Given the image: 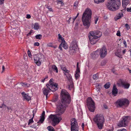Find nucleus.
Instances as JSON below:
<instances>
[{"label":"nucleus","mask_w":131,"mask_h":131,"mask_svg":"<svg viewBox=\"0 0 131 131\" xmlns=\"http://www.w3.org/2000/svg\"><path fill=\"white\" fill-rule=\"evenodd\" d=\"M61 96V102L58 103L57 106L58 114L55 115L51 114L48 118L52 121V125L53 126H55L60 122L61 118L58 116L64 113L66 109V104H69L71 102L70 96L66 90L62 89Z\"/></svg>","instance_id":"obj_1"},{"label":"nucleus","mask_w":131,"mask_h":131,"mask_svg":"<svg viewBox=\"0 0 131 131\" xmlns=\"http://www.w3.org/2000/svg\"><path fill=\"white\" fill-rule=\"evenodd\" d=\"M92 14L91 9L88 8L85 10L82 16V20L83 25L86 26V28H89L90 25V19Z\"/></svg>","instance_id":"obj_2"},{"label":"nucleus","mask_w":131,"mask_h":131,"mask_svg":"<svg viewBox=\"0 0 131 131\" xmlns=\"http://www.w3.org/2000/svg\"><path fill=\"white\" fill-rule=\"evenodd\" d=\"M120 4V0H109L106 5L108 9L113 11L118 9Z\"/></svg>","instance_id":"obj_3"},{"label":"nucleus","mask_w":131,"mask_h":131,"mask_svg":"<svg viewBox=\"0 0 131 131\" xmlns=\"http://www.w3.org/2000/svg\"><path fill=\"white\" fill-rule=\"evenodd\" d=\"M93 120L97 124L98 128L99 129H102L104 121L103 116L101 114H97L94 117Z\"/></svg>","instance_id":"obj_4"},{"label":"nucleus","mask_w":131,"mask_h":131,"mask_svg":"<svg viewBox=\"0 0 131 131\" xmlns=\"http://www.w3.org/2000/svg\"><path fill=\"white\" fill-rule=\"evenodd\" d=\"M129 101L126 99L122 98L118 99L115 103V105L117 107H122L127 106L129 104Z\"/></svg>","instance_id":"obj_5"},{"label":"nucleus","mask_w":131,"mask_h":131,"mask_svg":"<svg viewBox=\"0 0 131 131\" xmlns=\"http://www.w3.org/2000/svg\"><path fill=\"white\" fill-rule=\"evenodd\" d=\"M130 118L129 116H124L121 121L118 123L117 125L119 127H125L127 126L128 123L129 121Z\"/></svg>","instance_id":"obj_6"},{"label":"nucleus","mask_w":131,"mask_h":131,"mask_svg":"<svg viewBox=\"0 0 131 131\" xmlns=\"http://www.w3.org/2000/svg\"><path fill=\"white\" fill-rule=\"evenodd\" d=\"M87 105L90 111L93 112L95 108V103L91 97H89L87 100Z\"/></svg>","instance_id":"obj_7"},{"label":"nucleus","mask_w":131,"mask_h":131,"mask_svg":"<svg viewBox=\"0 0 131 131\" xmlns=\"http://www.w3.org/2000/svg\"><path fill=\"white\" fill-rule=\"evenodd\" d=\"M71 131H78L79 126L75 118H73L71 120Z\"/></svg>","instance_id":"obj_8"},{"label":"nucleus","mask_w":131,"mask_h":131,"mask_svg":"<svg viewBox=\"0 0 131 131\" xmlns=\"http://www.w3.org/2000/svg\"><path fill=\"white\" fill-rule=\"evenodd\" d=\"M44 57L43 55L41 54H36L34 57V59L35 62L38 66H40L41 65V58Z\"/></svg>","instance_id":"obj_9"},{"label":"nucleus","mask_w":131,"mask_h":131,"mask_svg":"<svg viewBox=\"0 0 131 131\" xmlns=\"http://www.w3.org/2000/svg\"><path fill=\"white\" fill-rule=\"evenodd\" d=\"M77 46L75 41H73L71 43L69 47V52L70 54H73L77 49Z\"/></svg>","instance_id":"obj_10"},{"label":"nucleus","mask_w":131,"mask_h":131,"mask_svg":"<svg viewBox=\"0 0 131 131\" xmlns=\"http://www.w3.org/2000/svg\"><path fill=\"white\" fill-rule=\"evenodd\" d=\"M94 33L93 32H90V35H89V41L92 44H94L97 41V39L98 38L96 37V36L94 35Z\"/></svg>","instance_id":"obj_11"},{"label":"nucleus","mask_w":131,"mask_h":131,"mask_svg":"<svg viewBox=\"0 0 131 131\" xmlns=\"http://www.w3.org/2000/svg\"><path fill=\"white\" fill-rule=\"evenodd\" d=\"M100 57L102 58H104L107 54V50L105 46H103L101 48L99 52Z\"/></svg>","instance_id":"obj_12"},{"label":"nucleus","mask_w":131,"mask_h":131,"mask_svg":"<svg viewBox=\"0 0 131 131\" xmlns=\"http://www.w3.org/2000/svg\"><path fill=\"white\" fill-rule=\"evenodd\" d=\"M118 84L125 89H128L130 86V84L127 82L123 80H121Z\"/></svg>","instance_id":"obj_13"},{"label":"nucleus","mask_w":131,"mask_h":131,"mask_svg":"<svg viewBox=\"0 0 131 131\" xmlns=\"http://www.w3.org/2000/svg\"><path fill=\"white\" fill-rule=\"evenodd\" d=\"M91 54L92 59H95L98 57L99 54V51L97 50L93 52Z\"/></svg>","instance_id":"obj_14"},{"label":"nucleus","mask_w":131,"mask_h":131,"mask_svg":"<svg viewBox=\"0 0 131 131\" xmlns=\"http://www.w3.org/2000/svg\"><path fill=\"white\" fill-rule=\"evenodd\" d=\"M45 112L43 111L41 115L40 116V119L37 122V123H42L43 122L45 119Z\"/></svg>","instance_id":"obj_15"},{"label":"nucleus","mask_w":131,"mask_h":131,"mask_svg":"<svg viewBox=\"0 0 131 131\" xmlns=\"http://www.w3.org/2000/svg\"><path fill=\"white\" fill-rule=\"evenodd\" d=\"M118 93V90L116 88V86L114 84L112 90V94L114 96H116Z\"/></svg>","instance_id":"obj_16"},{"label":"nucleus","mask_w":131,"mask_h":131,"mask_svg":"<svg viewBox=\"0 0 131 131\" xmlns=\"http://www.w3.org/2000/svg\"><path fill=\"white\" fill-rule=\"evenodd\" d=\"M90 32H93L94 33V35L96 36V37L97 38L100 37L102 35V32L99 31H92Z\"/></svg>","instance_id":"obj_17"},{"label":"nucleus","mask_w":131,"mask_h":131,"mask_svg":"<svg viewBox=\"0 0 131 131\" xmlns=\"http://www.w3.org/2000/svg\"><path fill=\"white\" fill-rule=\"evenodd\" d=\"M131 0H123L122 5L123 7L125 8L127 5L129 4Z\"/></svg>","instance_id":"obj_18"},{"label":"nucleus","mask_w":131,"mask_h":131,"mask_svg":"<svg viewBox=\"0 0 131 131\" xmlns=\"http://www.w3.org/2000/svg\"><path fill=\"white\" fill-rule=\"evenodd\" d=\"M123 16V14L122 13H120L118 14L114 18L115 20H116L120 19Z\"/></svg>","instance_id":"obj_19"},{"label":"nucleus","mask_w":131,"mask_h":131,"mask_svg":"<svg viewBox=\"0 0 131 131\" xmlns=\"http://www.w3.org/2000/svg\"><path fill=\"white\" fill-rule=\"evenodd\" d=\"M58 86V84H55L52 85V88L51 89V91L52 92L55 91L58 89L57 86Z\"/></svg>","instance_id":"obj_20"},{"label":"nucleus","mask_w":131,"mask_h":131,"mask_svg":"<svg viewBox=\"0 0 131 131\" xmlns=\"http://www.w3.org/2000/svg\"><path fill=\"white\" fill-rule=\"evenodd\" d=\"M42 90L44 94L46 95V97L47 98L48 93L50 92V90L45 88H43Z\"/></svg>","instance_id":"obj_21"},{"label":"nucleus","mask_w":131,"mask_h":131,"mask_svg":"<svg viewBox=\"0 0 131 131\" xmlns=\"http://www.w3.org/2000/svg\"><path fill=\"white\" fill-rule=\"evenodd\" d=\"M80 72V70H78V71H77V70H76L75 73V76L76 79H77L80 77L79 74Z\"/></svg>","instance_id":"obj_22"},{"label":"nucleus","mask_w":131,"mask_h":131,"mask_svg":"<svg viewBox=\"0 0 131 131\" xmlns=\"http://www.w3.org/2000/svg\"><path fill=\"white\" fill-rule=\"evenodd\" d=\"M68 88L70 90L73 88L74 86L73 83V82L72 83L68 82Z\"/></svg>","instance_id":"obj_23"},{"label":"nucleus","mask_w":131,"mask_h":131,"mask_svg":"<svg viewBox=\"0 0 131 131\" xmlns=\"http://www.w3.org/2000/svg\"><path fill=\"white\" fill-rule=\"evenodd\" d=\"M67 77L69 81L68 82H71V83L73 82L72 76L70 74H68L67 75Z\"/></svg>","instance_id":"obj_24"},{"label":"nucleus","mask_w":131,"mask_h":131,"mask_svg":"<svg viewBox=\"0 0 131 131\" xmlns=\"http://www.w3.org/2000/svg\"><path fill=\"white\" fill-rule=\"evenodd\" d=\"M52 68L53 71L56 73H58V70L57 68L55 65H54L52 66Z\"/></svg>","instance_id":"obj_25"},{"label":"nucleus","mask_w":131,"mask_h":131,"mask_svg":"<svg viewBox=\"0 0 131 131\" xmlns=\"http://www.w3.org/2000/svg\"><path fill=\"white\" fill-rule=\"evenodd\" d=\"M24 100H25L27 101H29L31 100V97L27 95L24 96Z\"/></svg>","instance_id":"obj_26"},{"label":"nucleus","mask_w":131,"mask_h":131,"mask_svg":"<svg viewBox=\"0 0 131 131\" xmlns=\"http://www.w3.org/2000/svg\"><path fill=\"white\" fill-rule=\"evenodd\" d=\"M49 131H55L54 129L51 126H49L47 128Z\"/></svg>","instance_id":"obj_27"},{"label":"nucleus","mask_w":131,"mask_h":131,"mask_svg":"<svg viewBox=\"0 0 131 131\" xmlns=\"http://www.w3.org/2000/svg\"><path fill=\"white\" fill-rule=\"evenodd\" d=\"M39 25L38 23H35L34 27V29L37 30L39 28Z\"/></svg>","instance_id":"obj_28"},{"label":"nucleus","mask_w":131,"mask_h":131,"mask_svg":"<svg viewBox=\"0 0 131 131\" xmlns=\"http://www.w3.org/2000/svg\"><path fill=\"white\" fill-rule=\"evenodd\" d=\"M34 116V114L33 113V117L30 119H29V122L28 123V125H29L30 123H32L34 122L33 121V118Z\"/></svg>","instance_id":"obj_29"},{"label":"nucleus","mask_w":131,"mask_h":131,"mask_svg":"<svg viewBox=\"0 0 131 131\" xmlns=\"http://www.w3.org/2000/svg\"><path fill=\"white\" fill-rule=\"evenodd\" d=\"M21 84L22 86H23L29 87L30 86L29 84L27 83H21Z\"/></svg>","instance_id":"obj_30"},{"label":"nucleus","mask_w":131,"mask_h":131,"mask_svg":"<svg viewBox=\"0 0 131 131\" xmlns=\"http://www.w3.org/2000/svg\"><path fill=\"white\" fill-rule=\"evenodd\" d=\"M110 82H108L104 85V87L106 89H108L110 87Z\"/></svg>","instance_id":"obj_31"},{"label":"nucleus","mask_w":131,"mask_h":131,"mask_svg":"<svg viewBox=\"0 0 131 131\" xmlns=\"http://www.w3.org/2000/svg\"><path fill=\"white\" fill-rule=\"evenodd\" d=\"M62 47L65 49H68V47L67 44L65 42H64L63 43H62Z\"/></svg>","instance_id":"obj_32"},{"label":"nucleus","mask_w":131,"mask_h":131,"mask_svg":"<svg viewBox=\"0 0 131 131\" xmlns=\"http://www.w3.org/2000/svg\"><path fill=\"white\" fill-rule=\"evenodd\" d=\"M52 85L50 84H47L46 85V86L47 88L49 89V90L50 91H51V89L52 86Z\"/></svg>","instance_id":"obj_33"},{"label":"nucleus","mask_w":131,"mask_h":131,"mask_svg":"<svg viewBox=\"0 0 131 131\" xmlns=\"http://www.w3.org/2000/svg\"><path fill=\"white\" fill-rule=\"evenodd\" d=\"M42 37V35L40 34L37 35L35 36V37L36 39H41Z\"/></svg>","instance_id":"obj_34"},{"label":"nucleus","mask_w":131,"mask_h":131,"mask_svg":"<svg viewBox=\"0 0 131 131\" xmlns=\"http://www.w3.org/2000/svg\"><path fill=\"white\" fill-rule=\"evenodd\" d=\"M61 69L65 73H69L70 72L69 71L67 70L65 67H61Z\"/></svg>","instance_id":"obj_35"},{"label":"nucleus","mask_w":131,"mask_h":131,"mask_svg":"<svg viewBox=\"0 0 131 131\" xmlns=\"http://www.w3.org/2000/svg\"><path fill=\"white\" fill-rule=\"evenodd\" d=\"M104 0H94V1L96 3L99 4L100 3L103 2H104Z\"/></svg>","instance_id":"obj_36"},{"label":"nucleus","mask_w":131,"mask_h":131,"mask_svg":"<svg viewBox=\"0 0 131 131\" xmlns=\"http://www.w3.org/2000/svg\"><path fill=\"white\" fill-rule=\"evenodd\" d=\"M121 51L120 52H119L118 51H117V52H116L115 53V54L116 55V56L119 57H121V55L120 54L121 52Z\"/></svg>","instance_id":"obj_37"},{"label":"nucleus","mask_w":131,"mask_h":131,"mask_svg":"<svg viewBox=\"0 0 131 131\" xmlns=\"http://www.w3.org/2000/svg\"><path fill=\"white\" fill-rule=\"evenodd\" d=\"M93 79L95 80H96L98 79L97 75V74H94L93 76Z\"/></svg>","instance_id":"obj_38"},{"label":"nucleus","mask_w":131,"mask_h":131,"mask_svg":"<svg viewBox=\"0 0 131 131\" xmlns=\"http://www.w3.org/2000/svg\"><path fill=\"white\" fill-rule=\"evenodd\" d=\"M53 81L54 80L52 78L51 79L49 82L50 84L51 85H53V84H56V83L53 82Z\"/></svg>","instance_id":"obj_39"},{"label":"nucleus","mask_w":131,"mask_h":131,"mask_svg":"<svg viewBox=\"0 0 131 131\" xmlns=\"http://www.w3.org/2000/svg\"><path fill=\"white\" fill-rule=\"evenodd\" d=\"M45 6L46 8L48 9L49 11H50V12H53L52 9L51 7H50V6L46 5Z\"/></svg>","instance_id":"obj_40"},{"label":"nucleus","mask_w":131,"mask_h":131,"mask_svg":"<svg viewBox=\"0 0 131 131\" xmlns=\"http://www.w3.org/2000/svg\"><path fill=\"white\" fill-rule=\"evenodd\" d=\"M7 111H9L10 110V112H11L13 111V108L11 106H7Z\"/></svg>","instance_id":"obj_41"},{"label":"nucleus","mask_w":131,"mask_h":131,"mask_svg":"<svg viewBox=\"0 0 131 131\" xmlns=\"http://www.w3.org/2000/svg\"><path fill=\"white\" fill-rule=\"evenodd\" d=\"M125 26L127 30H128L130 28L129 26L127 23L125 24Z\"/></svg>","instance_id":"obj_42"},{"label":"nucleus","mask_w":131,"mask_h":131,"mask_svg":"<svg viewBox=\"0 0 131 131\" xmlns=\"http://www.w3.org/2000/svg\"><path fill=\"white\" fill-rule=\"evenodd\" d=\"M27 53L28 55L29 56V57H31V52L29 50H28L27 52Z\"/></svg>","instance_id":"obj_43"},{"label":"nucleus","mask_w":131,"mask_h":131,"mask_svg":"<svg viewBox=\"0 0 131 131\" xmlns=\"http://www.w3.org/2000/svg\"><path fill=\"white\" fill-rule=\"evenodd\" d=\"M98 19H99V17H97V16L96 17L95 19V24H96L97 21H98Z\"/></svg>","instance_id":"obj_44"},{"label":"nucleus","mask_w":131,"mask_h":131,"mask_svg":"<svg viewBox=\"0 0 131 131\" xmlns=\"http://www.w3.org/2000/svg\"><path fill=\"white\" fill-rule=\"evenodd\" d=\"M21 95H22V96H23V97H24V96H26V95H27L26 94V93L25 92H22V93H21Z\"/></svg>","instance_id":"obj_45"},{"label":"nucleus","mask_w":131,"mask_h":131,"mask_svg":"<svg viewBox=\"0 0 131 131\" xmlns=\"http://www.w3.org/2000/svg\"><path fill=\"white\" fill-rule=\"evenodd\" d=\"M116 35L118 36H121L120 32L119 30H118L117 31V32L116 34Z\"/></svg>","instance_id":"obj_46"},{"label":"nucleus","mask_w":131,"mask_h":131,"mask_svg":"<svg viewBox=\"0 0 131 131\" xmlns=\"http://www.w3.org/2000/svg\"><path fill=\"white\" fill-rule=\"evenodd\" d=\"M60 39L61 40V43L62 44V43H63L64 42H65V41L63 37H62Z\"/></svg>","instance_id":"obj_47"},{"label":"nucleus","mask_w":131,"mask_h":131,"mask_svg":"<svg viewBox=\"0 0 131 131\" xmlns=\"http://www.w3.org/2000/svg\"><path fill=\"white\" fill-rule=\"evenodd\" d=\"M47 46L48 47H52V43H49L47 44Z\"/></svg>","instance_id":"obj_48"},{"label":"nucleus","mask_w":131,"mask_h":131,"mask_svg":"<svg viewBox=\"0 0 131 131\" xmlns=\"http://www.w3.org/2000/svg\"><path fill=\"white\" fill-rule=\"evenodd\" d=\"M127 10L128 12H131V7H129L127 8Z\"/></svg>","instance_id":"obj_49"},{"label":"nucleus","mask_w":131,"mask_h":131,"mask_svg":"<svg viewBox=\"0 0 131 131\" xmlns=\"http://www.w3.org/2000/svg\"><path fill=\"white\" fill-rule=\"evenodd\" d=\"M72 17H70L69 18V20L68 21V22L69 23L70 22H72Z\"/></svg>","instance_id":"obj_50"},{"label":"nucleus","mask_w":131,"mask_h":131,"mask_svg":"<svg viewBox=\"0 0 131 131\" xmlns=\"http://www.w3.org/2000/svg\"><path fill=\"white\" fill-rule=\"evenodd\" d=\"M34 46H38L39 45V43L38 42H36L34 44Z\"/></svg>","instance_id":"obj_51"},{"label":"nucleus","mask_w":131,"mask_h":131,"mask_svg":"<svg viewBox=\"0 0 131 131\" xmlns=\"http://www.w3.org/2000/svg\"><path fill=\"white\" fill-rule=\"evenodd\" d=\"M79 62H77V69L76 70H77V71H78V70H80L79 69Z\"/></svg>","instance_id":"obj_52"},{"label":"nucleus","mask_w":131,"mask_h":131,"mask_svg":"<svg viewBox=\"0 0 131 131\" xmlns=\"http://www.w3.org/2000/svg\"><path fill=\"white\" fill-rule=\"evenodd\" d=\"M62 43H61V44L60 45H59V49L60 50H62Z\"/></svg>","instance_id":"obj_53"},{"label":"nucleus","mask_w":131,"mask_h":131,"mask_svg":"<svg viewBox=\"0 0 131 131\" xmlns=\"http://www.w3.org/2000/svg\"><path fill=\"white\" fill-rule=\"evenodd\" d=\"M117 131H126V130L125 129L123 128L122 129L118 130Z\"/></svg>","instance_id":"obj_54"},{"label":"nucleus","mask_w":131,"mask_h":131,"mask_svg":"<svg viewBox=\"0 0 131 131\" xmlns=\"http://www.w3.org/2000/svg\"><path fill=\"white\" fill-rule=\"evenodd\" d=\"M30 127L31 128H36V126L35 125H33L30 126Z\"/></svg>","instance_id":"obj_55"},{"label":"nucleus","mask_w":131,"mask_h":131,"mask_svg":"<svg viewBox=\"0 0 131 131\" xmlns=\"http://www.w3.org/2000/svg\"><path fill=\"white\" fill-rule=\"evenodd\" d=\"M76 18H75V17L74 18H73L72 19V23H74V21Z\"/></svg>","instance_id":"obj_56"},{"label":"nucleus","mask_w":131,"mask_h":131,"mask_svg":"<svg viewBox=\"0 0 131 131\" xmlns=\"http://www.w3.org/2000/svg\"><path fill=\"white\" fill-rule=\"evenodd\" d=\"M123 43L125 45V47H127L126 42V41H125L124 40V41H123Z\"/></svg>","instance_id":"obj_57"},{"label":"nucleus","mask_w":131,"mask_h":131,"mask_svg":"<svg viewBox=\"0 0 131 131\" xmlns=\"http://www.w3.org/2000/svg\"><path fill=\"white\" fill-rule=\"evenodd\" d=\"M58 2L59 3H62V0H57Z\"/></svg>","instance_id":"obj_58"},{"label":"nucleus","mask_w":131,"mask_h":131,"mask_svg":"<svg viewBox=\"0 0 131 131\" xmlns=\"http://www.w3.org/2000/svg\"><path fill=\"white\" fill-rule=\"evenodd\" d=\"M84 123H82V129H84Z\"/></svg>","instance_id":"obj_59"},{"label":"nucleus","mask_w":131,"mask_h":131,"mask_svg":"<svg viewBox=\"0 0 131 131\" xmlns=\"http://www.w3.org/2000/svg\"><path fill=\"white\" fill-rule=\"evenodd\" d=\"M4 0H0L1 4H3L4 3Z\"/></svg>","instance_id":"obj_60"},{"label":"nucleus","mask_w":131,"mask_h":131,"mask_svg":"<svg viewBox=\"0 0 131 131\" xmlns=\"http://www.w3.org/2000/svg\"><path fill=\"white\" fill-rule=\"evenodd\" d=\"M58 99V97H55L54 100H53V102H56V101Z\"/></svg>","instance_id":"obj_61"},{"label":"nucleus","mask_w":131,"mask_h":131,"mask_svg":"<svg viewBox=\"0 0 131 131\" xmlns=\"http://www.w3.org/2000/svg\"><path fill=\"white\" fill-rule=\"evenodd\" d=\"M5 68L4 65L2 66V72H3L5 70Z\"/></svg>","instance_id":"obj_62"},{"label":"nucleus","mask_w":131,"mask_h":131,"mask_svg":"<svg viewBox=\"0 0 131 131\" xmlns=\"http://www.w3.org/2000/svg\"><path fill=\"white\" fill-rule=\"evenodd\" d=\"M58 36L59 37V39H60L62 37H61V35L60 34H58Z\"/></svg>","instance_id":"obj_63"},{"label":"nucleus","mask_w":131,"mask_h":131,"mask_svg":"<svg viewBox=\"0 0 131 131\" xmlns=\"http://www.w3.org/2000/svg\"><path fill=\"white\" fill-rule=\"evenodd\" d=\"M27 17L28 18H30L31 16L30 15L27 14Z\"/></svg>","instance_id":"obj_64"}]
</instances>
